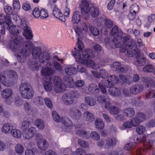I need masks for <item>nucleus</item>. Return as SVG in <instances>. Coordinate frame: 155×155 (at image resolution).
Wrapping results in <instances>:
<instances>
[{
  "mask_svg": "<svg viewBox=\"0 0 155 155\" xmlns=\"http://www.w3.org/2000/svg\"><path fill=\"white\" fill-rule=\"evenodd\" d=\"M111 35L114 36L113 42L115 47L120 48V51L123 53L126 52V54L129 57H131L135 55L138 56L140 54V51L138 49L136 44H134V41L127 42L129 39V36L126 35L123 38V41L121 44V41L122 39L123 32L120 30H119L117 26H114L110 32Z\"/></svg>",
  "mask_w": 155,
  "mask_h": 155,
  "instance_id": "f257e3e1",
  "label": "nucleus"
},
{
  "mask_svg": "<svg viewBox=\"0 0 155 155\" xmlns=\"http://www.w3.org/2000/svg\"><path fill=\"white\" fill-rule=\"evenodd\" d=\"M77 40V45L80 50H78L76 48H74L72 51V54L76 61L95 70L99 69L100 68V66H104L107 64V61H106L100 62V60L98 62L99 64H95L94 61L90 60V58L94 56L95 52L89 49H86L84 50L82 52V56L81 58V52L84 48V46L82 41L79 38Z\"/></svg>",
  "mask_w": 155,
  "mask_h": 155,
  "instance_id": "f03ea898",
  "label": "nucleus"
},
{
  "mask_svg": "<svg viewBox=\"0 0 155 155\" xmlns=\"http://www.w3.org/2000/svg\"><path fill=\"white\" fill-rule=\"evenodd\" d=\"M10 48L13 51H15L21 46L23 48L19 49L17 53V59L19 62H23L26 57L31 54V48L33 47V43L29 40L25 41L24 38L19 37L15 39L10 40L8 42Z\"/></svg>",
  "mask_w": 155,
  "mask_h": 155,
  "instance_id": "7ed1b4c3",
  "label": "nucleus"
},
{
  "mask_svg": "<svg viewBox=\"0 0 155 155\" xmlns=\"http://www.w3.org/2000/svg\"><path fill=\"white\" fill-rule=\"evenodd\" d=\"M146 137L143 136L142 138H136V141L134 139V141L130 142L126 144L124 147L125 150L129 151L134 149L137 146L138 143L143 142L145 149L143 148H138L136 151L137 155H145L147 152V149H150L153 146V141L150 140H146Z\"/></svg>",
  "mask_w": 155,
  "mask_h": 155,
  "instance_id": "20e7f679",
  "label": "nucleus"
},
{
  "mask_svg": "<svg viewBox=\"0 0 155 155\" xmlns=\"http://www.w3.org/2000/svg\"><path fill=\"white\" fill-rule=\"evenodd\" d=\"M38 60L40 63L46 64V67L43 68L41 71L42 76L48 77L55 74V70L52 63L53 56H51L49 52L43 51Z\"/></svg>",
  "mask_w": 155,
  "mask_h": 155,
  "instance_id": "39448f33",
  "label": "nucleus"
},
{
  "mask_svg": "<svg viewBox=\"0 0 155 155\" xmlns=\"http://www.w3.org/2000/svg\"><path fill=\"white\" fill-rule=\"evenodd\" d=\"M54 84L53 90L57 93L64 92L66 87L73 88L74 87V83L73 78L66 76L63 79L64 84L61 78L54 76L53 78Z\"/></svg>",
  "mask_w": 155,
  "mask_h": 155,
  "instance_id": "423d86ee",
  "label": "nucleus"
},
{
  "mask_svg": "<svg viewBox=\"0 0 155 155\" xmlns=\"http://www.w3.org/2000/svg\"><path fill=\"white\" fill-rule=\"evenodd\" d=\"M13 19L16 24L19 26L21 28H22L23 31V35L27 39L31 40L33 37L32 31L31 28L29 26L27 21L24 18L20 17L16 14L12 15Z\"/></svg>",
  "mask_w": 155,
  "mask_h": 155,
  "instance_id": "0eeeda50",
  "label": "nucleus"
},
{
  "mask_svg": "<svg viewBox=\"0 0 155 155\" xmlns=\"http://www.w3.org/2000/svg\"><path fill=\"white\" fill-rule=\"evenodd\" d=\"M89 2L87 0H83L81 1V4L80 6L81 12L83 17L86 20L88 19L90 17L89 13L93 17H97L99 14V10L97 7L93 6L89 9Z\"/></svg>",
  "mask_w": 155,
  "mask_h": 155,
  "instance_id": "6e6552de",
  "label": "nucleus"
},
{
  "mask_svg": "<svg viewBox=\"0 0 155 155\" xmlns=\"http://www.w3.org/2000/svg\"><path fill=\"white\" fill-rule=\"evenodd\" d=\"M80 13L78 12L74 13L72 17V22L74 24H78V25L74 27V30L76 33L79 36L83 33V31L86 33L88 31V27L85 23L81 21Z\"/></svg>",
  "mask_w": 155,
  "mask_h": 155,
  "instance_id": "1a4fd4ad",
  "label": "nucleus"
},
{
  "mask_svg": "<svg viewBox=\"0 0 155 155\" xmlns=\"http://www.w3.org/2000/svg\"><path fill=\"white\" fill-rule=\"evenodd\" d=\"M31 51L33 59L28 62V64L32 70H37L38 69L40 64L38 62H36L35 60L39 59L40 56L43 51H42L41 48L39 47H34L33 44V47L31 49Z\"/></svg>",
  "mask_w": 155,
  "mask_h": 155,
  "instance_id": "9d476101",
  "label": "nucleus"
},
{
  "mask_svg": "<svg viewBox=\"0 0 155 155\" xmlns=\"http://www.w3.org/2000/svg\"><path fill=\"white\" fill-rule=\"evenodd\" d=\"M16 72L12 70H7L2 73L0 74V82L4 85L9 87L11 85L12 82L9 79L15 80L17 78Z\"/></svg>",
  "mask_w": 155,
  "mask_h": 155,
  "instance_id": "9b49d317",
  "label": "nucleus"
},
{
  "mask_svg": "<svg viewBox=\"0 0 155 155\" xmlns=\"http://www.w3.org/2000/svg\"><path fill=\"white\" fill-rule=\"evenodd\" d=\"M119 82L118 77L115 75H112L108 78V79H103L101 83H99L98 85L103 94L107 93L106 87L114 86V84Z\"/></svg>",
  "mask_w": 155,
  "mask_h": 155,
  "instance_id": "f8f14e48",
  "label": "nucleus"
},
{
  "mask_svg": "<svg viewBox=\"0 0 155 155\" xmlns=\"http://www.w3.org/2000/svg\"><path fill=\"white\" fill-rule=\"evenodd\" d=\"M143 84L147 87H155V82L152 80L150 78L143 77L141 78ZM146 95L148 98H152L155 97V87L153 89H148L146 92Z\"/></svg>",
  "mask_w": 155,
  "mask_h": 155,
  "instance_id": "ddd939ff",
  "label": "nucleus"
},
{
  "mask_svg": "<svg viewBox=\"0 0 155 155\" xmlns=\"http://www.w3.org/2000/svg\"><path fill=\"white\" fill-rule=\"evenodd\" d=\"M19 91L22 97L25 99L31 98L34 94L30 84L27 82L21 84L19 87Z\"/></svg>",
  "mask_w": 155,
  "mask_h": 155,
  "instance_id": "4468645a",
  "label": "nucleus"
},
{
  "mask_svg": "<svg viewBox=\"0 0 155 155\" xmlns=\"http://www.w3.org/2000/svg\"><path fill=\"white\" fill-rule=\"evenodd\" d=\"M12 23V21L11 20V17L8 15H6V16L3 14H0V24L1 25H3V28L1 31L4 30L5 28L7 29Z\"/></svg>",
  "mask_w": 155,
  "mask_h": 155,
  "instance_id": "2eb2a0df",
  "label": "nucleus"
},
{
  "mask_svg": "<svg viewBox=\"0 0 155 155\" xmlns=\"http://www.w3.org/2000/svg\"><path fill=\"white\" fill-rule=\"evenodd\" d=\"M36 139L38 140L37 145L38 148L41 150H45L47 149L48 146V144L47 141L42 138V136L39 134H36Z\"/></svg>",
  "mask_w": 155,
  "mask_h": 155,
  "instance_id": "dca6fc26",
  "label": "nucleus"
},
{
  "mask_svg": "<svg viewBox=\"0 0 155 155\" xmlns=\"http://www.w3.org/2000/svg\"><path fill=\"white\" fill-rule=\"evenodd\" d=\"M78 97L77 93H74L72 95L69 93L64 94L62 96V100L65 104L69 105L73 103V98H77Z\"/></svg>",
  "mask_w": 155,
  "mask_h": 155,
  "instance_id": "f3484780",
  "label": "nucleus"
},
{
  "mask_svg": "<svg viewBox=\"0 0 155 155\" xmlns=\"http://www.w3.org/2000/svg\"><path fill=\"white\" fill-rule=\"evenodd\" d=\"M136 117H137L132 118L131 120L132 125L134 127L137 126L146 119V116L142 113H137L136 114Z\"/></svg>",
  "mask_w": 155,
  "mask_h": 155,
  "instance_id": "a211bd4d",
  "label": "nucleus"
},
{
  "mask_svg": "<svg viewBox=\"0 0 155 155\" xmlns=\"http://www.w3.org/2000/svg\"><path fill=\"white\" fill-rule=\"evenodd\" d=\"M97 101L102 104L105 103V107L107 109L109 110L110 108V99L107 95H100L96 97Z\"/></svg>",
  "mask_w": 155,
  "mask_h": 155,
  "instance_id": "6ab92c4d",
  "label": "nucleus"
},
{
  "mask_svg": "<svg viewBox=\"0 0 155 155\" xmlns=\"http://www.w3.org/2000/svg\"><path fill=\"white\" fill-rule=\"evenodd\" d=\"M37 130L36 128L31 127L29 129L23 131L22 136L23 138L26 139H30L36 133Z\"/></svg>",
  "mask_w": 155,
  "mask_h": 155,
  "instance_id": "aec40b11",
  "label": "nucleus"
},
{
  "mask_svg": "<svg viewBox=\"0 0 155 155\" xmlns=\"http://www.w3.org/2000/svg\"><path fill=\"white\" fill-rule=\"evenodd\" d=\"M57 61H60L61 63H63V61L61 59L58 58V57L56 55L53 56V61H52V64H53V66L54 67V70H55L58 72H60L61 71L62 67V66L59 64Z\"/></svg>",
  "mask_w": 155,
  "mask_h": 155,
  "instance_id": "412c9836",
  "label": "nucleus"
},
{
  "mask_svg": "<svg viewBox=\"0 0 155 155\" xmlns=\"http://www.w3.org/2000/svg\"><path fill=\"white\" fill-rule=\"evenodd\" d=\"M70 114L71 117L74 119L79 120L82 117L81 112L75 108H71L70 110Z\"/></svg>",
  "mask_w": 155,
  "mask_h": 155,
  "instance_id": "4be33fe9",
  "label": "nucleus"
},
{
  "mask_svg": "<svg viewBox=\"0 0 155 155\" xmlns=\"http://www.w3.org/2000/svg\"><path fill=\"white\" fill-rule=\"evenodd\" d=\"M53 15L57 18L64 21L65 19L61 10L57 7H55L53 11Z\"/></svg>",
  "mask_w": 155,
  "mask_h": 155,
  "instance_id": "5701e85b",
  "label": "nucleus"
},
{
  "mask_svg": "<svg viewBox=\"0 0 155 155\" xmlns=\"http://www.w3.org/2000/svg\"><path fill=\"white\" fill-rule=\"evenodd\" d=\"M61 122L65 126L67 127L66 129L68 131V130L70 129L74 130L75 129L76 127L72 126L71 127L70 126L72 125V123L71 120H70L67 117H61Z\"/></svg>",
  "mask_w": 155,
  "mask_h": 155,
  "instance_id": "b1692460",
  "label": "nucleus"
},
{
  "mask_svg": "<svg viewBox=\"0 0 155 155\" xmlns=\"http://www.w3.org/2000/svg\"><path fill=\"white\" fill-rule=\"evenodd\" d=\"M88 90L91 93L95 95L98 94L100 92L97 85L95 84H90L88 86Z\"/></svg>",
  "mask_w": 155,
  "mask_h": 155,
  "instance_id": "393cba45",
  "label": "nucleus"
},
{
  "mask_svg": "<svg viewBox=\"0 0 155 155\" xmlns=\"http://www.w3.org/2000/svg\"><path fill=\"white\" fill-rule=\"evenodd\" d=\"M21 28L18 25L17 26L13 25L9 28L10 33L12 35H18L21 31Z\"/></svg>",
  "mask_w": 155,
  "mask_h": 155,
  "instance_id": "a878e982",
  "label": "nucleus"
},
{
  "mask_svg": "<svg viewBox=\"0 0 155 155\" xmlns=\"http://www.w3.org/2000/svg\"><path fill=\"white\" fill-rule=\"evenodd\" d=\"M143 86L141 85H135L132 86L130 89V92L134 94H138L143 89Z\"/></svg>",
  "mask_w": 155,
  "mask_h": 155,
  "instance_id": "bb28decb",
  "label": "nucleus"
},
{
  "mask_svg": "<svg viewBox=\"0 0 155 155\" xmlns=\"http://www.w3.org/2000/svg\"><path fill=\"white\" fill-rule=\"evenodd\" d=\"M65 71L66 74L72 75L76 74L77 71L76 69L71 65H68L65 68Z\"/></svg>",
  "mask_w": 155,
  "mask_h": 155,
  "instance_id": "cd10ccee",
  "label": "nucleus"
},
{
  "mask_svg": "<svg viewBox=\"0 0 155 155\" xmlns=\"http://www.w3.org/2000/svg\"><path fill=\"white\" fill-rule=\"evenodd\" d=\"M107 87L109 88L108 90V92L110 95L117 97L120 95V91L118 88L114 87L113 86Z\"/></svg>",
  "mask_w": 155,
  "mask_h": 155,
  "instance_id": "c85d7f7f",
  "label": "nucleus"
},
{
  "mask_svg": "<svg viewBox=\"0 0 155 155\" xmlns=\"http://www.w3.org/2000/svg\"><path fill=\"white\" fill-rule=\"evenodd\" d=\"M12 128V126L10 124H3L2 128V131L5 134H8L11 133Z\"/></svg>",
  "mask_w": 155,
  "mask_h": 155,
  "instance_id": "c756f323",
  "label": "nucleus"
},
{
  "mask_svg": "<svg viewBox=\"0 0 155 155\" xmlns=\"http://www.w3.org/2000/svg\"><path fill=\"white\" fill-rule=\"evenodd\" d=\"M13 94L12 90L10 89H6L3 90L1 92L2 97L4 99H7L10 97Z\"/></svg>",
  "mask_w": 155,
  "mask_h": 155,
  "instance_id": "7c9ffc66",
  "label": "nucleus"
},
{
  "mask_svg": "<svg viewBox=\"0 0 155 155\" xmlns=\"http://www.w3.org/2000/svg\"><path fill=\"white\" fill-rule=\"evenodd\" d=\"M84 101L87 105L94 106L96 103V100L95 98L91 96H87L84 99Z\"/></svg>",
  "mask_w": 155,
  "mask_h": 155,
  "instance_id": "2f4dec72",
  "label": "nucleus"
},
{
  "mask_svg": "<svg viewBox=\"0 0 155 155\" xmlns=\"http://www.w3.org/2000/svg\"><path fill=\"white\" fill-rule=\"evenodd\" d=\"M44 87L45 90L47 92L51 91L53 88V85L50 79L45 80L44 84Z\"/></svg>",
  "mask_w": 155,
  "mask_h": 155,
  "instance_id": "473e14b6",
  "label": "nucleus"
},
{
  "mask_svg": "<svg viewBox=\"0 0 155 155\" xmlns=\"http://www.w3.org/2000/svg\"><path fill=\"white\" fill-rule=\"evenodd\" d=\"M84 117L86 120L89 122H91L94 119L92 114L87 111H85L84 113Z\"/></svg>",
  "mask_w": 155,
  "mask_h": 155,
  "instance_id": "72a5a7b5",
  "label": "nucleus"
},
{
  "mask_svg": "<svg viewBox=\"0 0 155 155\" xmlns=\"http://www.w3.org/2000/svg\"><path fill=\"white\" fill-rule=\"evenodd\" d=\"M95 125L96 128L101 130L103 129L104 126V124L102 119L101 118H98L96 120Z\"/></svg>",
  "mask_w": 155,
  "mask_h": 155,
  "instance_id": "f704fd0d",
  "label": "nucleus"
},
{
  "mask_svg": "<svg viewBox=\"0 0 155 155\" xmlns=\"http://www.w3.org/2000/svg\"><path fill=\"white\" fill-rule=\"evenodd\" d=\"M76 131V134L85 138L87 139L89 137L88 133L80 129L77 130H73V129H72V131H70L71 132H73L72 131Z\"/></svg>",
  "mask_w": 155,
  "mask_h": 155,
  "instance_id": "c9c22d12",
  "label": "nucleus"
},
{
  "mask_svg": "<svg viewBox=\"0 0 155 155\" xmlns=\"http://www.w3.org/2000/svg\"><path fill=\"white\" fill-rule=\"evenodd\" d=\"M36 127L40 130L43 129L45 126V124L43 120L41 119H38L35 122Z\"/></svg>",
  "mask_w": 155,
  "mask_h": 155,
  "instance_id": "e433bc0d",
  "label": "nucleus"
},
{
  "mask_svg": "<svg viewBox=\"0 0 155 155\" xmlns=\"http://www.w3.org/2000/svg\"><path fill=\"white\" fill-rule=\"evenodd\" d=\"M11 133L12 136L16 138H19L21 137V131L19 130L16 129H12L11 130Z\"/></svg>",
  "mask_w": 155,
  "mask_h": 155,
  "instance_id": "4c0bfd02",
  "label": "nucleus"
},
{
  "mask_svg": "<svg viewBox=\"0 0 155 155\" xmlns=\"http://www.w3.org/2000/svg\"><path fill=\"white\" fill-rule=\"evenodd\" d=\"M40 18L41 19L47 18L48 16V13L47 10L44 8H41Z\"/></svg>",
  "mask_w": 155,
  "mask_h": 155,
  "instance_id": "58836bf2",
  "label": "nucleus"
},
{
  "mask_svg": "<svg viewBox=\"0 0 155 155\" xmlns=\"http://www.w3.org/2000/svg\"><path fill=\"white\" fill-rule=\"evenodd\" d=\"M16 152L18 153L21 154L24 151V149L23 146L21 143L17 144L15 147Z\"/></svg>",
  "mask_w": 155,
  "mask_h": 155,
  "instance_id": "ea45409f",
  "label": "nucleus"
},
{
  "mask_svg": "<svg viewBox=\"0 0 155 155\" xmlns=\"http://www.w3.org/2000/svg\"><path fill=\"white\" fill-rule=\"evenodd\" d=\"M146 59L144 58H142L137 59L134 62V64L136 66H142L145 64Z\"/></svg>",
  "mask_w": 155,
  "mask_h": 155,
  "instance_id": "a19ab883",
  "label": "nucleus"
},
{
  "mask_svg": "<svg viewBox=\"0 0 155 155\" xmlns=\"http://www.w3.org/2000/svg\"><path fill=\"white\" fill-rule=\"evenodd\" d=\"M154 70L153 66L151 64H149L145 66L143 68V71L144 72H152Z\"/></svg>",
  "mask_w": 155,
  "mask_h": 155,
  "instance_id": "79ce46f5",
  "label": "nucleus"
},
{
  "mask_svg": "<svg viewBox=\"0 0 155 155\" xmlns=\"http://www.w3.org/2000/svg\"><path fill=\"white\" fill-rule=\"evenodd\" d=\"M23 102V100L19 96H17L15 97V103L17 106H21Z\"/></svg>",
  "mask_w": 155,
  "mask_h": 155,
  "instance_id": "37998d69",
  "label": "nucleus"
},
{
  "mask_svg": "<svg viewBox=\"0 0 155 155\" xmlns=\"http://www.w3.org/2000/svg\"><path fill=\"white\" fill-rule=\"evenodd\" d=\"M116 140L115 138H108L106 141V144L108 147H113L116 144Z\"/></svg>",
  "mask_w": 155,
  "mask_h": 155,
  "instance_id": "c03bdc74",
  "label": "nucleus"
},
{
  "mask_svg": "<svg viewBox=\"0 0 155 155\" xmlns=\"http://www.w3.org/2000/svg\"><path fill=\"white\" fill-rule=\"evenodd\" d=\"M34 103L38 106H40L44 104L43 99L40 97H38L34 98Z\"/></svg>",
  "mask_w": 155,
  "mask_h": 155,
  "instance_id": "a18cd8bd",
  "label": "nucleus"
},
{
  "mask_svg": "<svg viewBox=\"0 0 155 155\" xmlns=\"http://www.w3.org/2000/svg\"><path fill=\"white\" fill-rule=\"evenodd\" d=\"M124 113L128 117H132L135 114V112L134 110L132 108H128L124 110Z\"/></svg>",
  "mask_w": 155,
  "mask_h": 155,
  "instance_id": "49530a36",
  "label": "nucleus"
},
{
  "mask_svg": "<svg viewBox=\"0 0 155 155\" xmlns=\"http://www.w3.org/2000/svg\"><path fill=\"white\" fill-rule=\"evenodd\" d=\"M30 124V123L28 121L25 120H23L22 122L21 125V128L22 130L28 129V128Z\"/></svg>",
  "mask_w": 155,
  "mask_h": 155,
  "instance_id": "de8ad7c7",
  "label": "nucleus"
},
{
  "mask_svg": "<svg viewBox=\"0 0 155 155\" xmlns=\"http://www.w3.org/2000/svg\"><path fill=\"white\" fill-rule=\"evenodd\" d=\"M119 77L123 83H126L128 84H129L130 83V81L131 79V78L129 77V78H127L123 74H120Z\"/></svg>",
  "mask_w": 155,
  "mask_h": 155,
  "instance_id": "09e8293b",
  "label": "nucleus"
},
{
  "mask_svg": "<svg viewBox=\"0 0 155 155\" xmlns=\"http://www.w3.org/2000/svg\"><path fill=\"white\" fill-rule=\"evenodd\" d=\"M90 136L92 139L96 140H98L100 137L99 133L95 131H92L91 133Z\"/></svg>",
  "mask_w": 155,
  "mask_h": 155,
  "instance_id": "8fccbe9b",
  "label": "nucleus"
},
{
  "mask_svg": "<svg viewBox=\"0 0 155 155\" xmlns=\"http://www.w3.org/2000/svg\"><path fill=\"white\" fill-rule=\"evenodd\" d=\"M89 28L92 34L94 36H97L99 34V31L97 29L91 25L89 26Z\"/></svg>",
  "mask_w": 155,
  "mask_h": 155,
  "instance_id": "3c124183",
  "label": "nucleus"
},
{
  "mask_svg": "<svg viewBox=\"0 0 155 155\" xmlns=\"http://www.w3.org/2000/svg\"><path fill=\"white\" fill-rule=\"evenodd\" d=\"M139 10V7L137 4H134L131 5L130 8V11L131 12L135 13L136 14L137 12Z\"/></svg>",
  "mask_w": 155,
  "mask_h": 155,
  "instance_id": "603ef678",
  "label": "nucleus"
},
{
  "mask_svg": "<svg viewBox=\"0 0 155 155\" xmlns=\"http://www.w3.org/2000/svg\"><path fill=\"white\" fill-rule=\"evenodd\" d=\"M110 113L111 114L113 115L117 114L119 112L118 108L114 106H111L109 110Z\"/></svg>",
  "mask_w": 155,
  "mask_h": 155,
  "instance_id": "864d4df0",
  "label": "nucleus"
},
{
  "mask_svg": "<svg viewBox=\"0 0 155 155\" xmlns=\"http://www.w3.org/2000/svg\"><path fill=\"white\" fill-rule=\"evenodd\" d=\"M41 9H39L38 8H35L33 10L32 12L33 15L36 18H40V16Z\"/></svg>",
  "mask_w": 155,
  "mask_h": 155,
  "instance_id": "5fc2aeb1",
  "label": "nucleus"
},
{
  "mask_svg": "<svg viewBox=\"0 0 155 155\" xmlns=\"http://www.w3.org/2000/svg\"><path fill=\"white\" fill-rule=\"evenodd\" d=\"M13 5L14 8L17 11H19L20 8L21 6L18 0H13Z\"/></svg>",
  "mask_w": 155,
  "mask_h": 155,
  "instance_id": "6e6d98bb",
  "label": "nucleus"
},
{
  "mask_svg": "<svg viewBox=\"0 0 155 155\" xmlns=\"http://www.w3.org/2000/svg\"><path fill=\"white\" fill-rule=\"evenodd\" d=\"M52 115L54 120L57 122H59L61 120L58 113L55 111H53L52 113Z\"/></svg>",
  "mask_w": 155,
  "mask_h": 155,
  "instance_id": "4d7b16f0",
  "label": "nucleus"
},
{
  "mask_svg": "<svg viewBox=\"0 0 155 155\" xmlns=\"http://www.w3.org/2000/svg\"><path fill=\"white\" fill-rule=\"evenodd\" d=\"M104 25L105 27L107 28H110L112 27L113 25L112 21L111 20L105 18L104 19Z\"/></svg>",
  "mask_w": 155,
  "mask_h": 155,
  "instance_id": "13d9d810",
  "label": "nucleus"
},
{
  "mask_svg": "<svg viewBox=\"0 0 155 155\" xmlns=\"http://www.w3.org/2000/svg\"><path fill=\"white\" fill-rule=\"evenodd\" d=\"M136 131L139 134H142L145 131V128L143 126L140 125L136 128Z\"/></svg>",
  "mask_w": 155,
  "mask_h": 155,
  "instance_id": "bf43d9fd",
  "label": "nucleus"
},
{
  "mask_svg": "<svg viewBox=\"0 0 155 155\" xmlns=\"http://www.w3.org/2000/svg\"><path fill=\"white\" fill-rule=\"evenodd\" d=\"M85 153V151L81 148L77 149L75 152L73 153L71 155H82Z\"/></svg>",
  "mask_w": 155,
  "mask_h": 155,
  "instance_id": "052dcab7",
  "label": "nucleus"
},
{
  "mask_svg": "<svg viewBox=\"0 0 155 155\" xmlns=\"http://www.w3.org/2000/svg\"><path fill=\"white\" fill-rule=\"evenodd\" d=\"M100 77L102 78H106L108 77V74L107 71L105 69H101L100 70Z\"/></svg>",
  "mask_w": 155,
  "mask_h": 155,
  "instance_id": "680f3d73",
  "label": "nucleus"
},
{
  "mask_svg": "<svg viewBox=\"0 0 155 155\" xmlns=\"http://www.w3.org/2000/svg\"><path fill=\"white\" fill-rule=\"evenodd\" d=\"M78 141L79 144L83 148H86L88 146V143L84 140L79 139Z\"/></svg>",
  "mask_w": 155,
  "mask_h": 155,
  "instance_id": "e2e57ef3",
  "label": "nucleus"
},
{
  "mask_svg": "<svg viewBox=\"0 0 155 155\" xmlns=\"http://www.w3.org/2000/svg\"><path fill=\"white\" fill-rule=\"evenodd\" d=\"M45 102L46 105L49 108H51L52 107V104L51 101L48 98H45Z\"/></svg>",
  "mask_w": 155,
  "mask_h": 155,
  "instance_id": "0e129e2a",
  "label": "nucleus"
},
{
  "mask_svg": "<svg viewBox=\"0 0 155 155\" xmlns=\"http://www.w3.org/2000/svg\"><path fill=\"white\" fill-rule=\"evenodd\" d=\"M24 107L25 110L27 111L31 112L33 110V108L28 102H26L25 104Z\"/></svg>",
  "mask_w": 155,
  "mask_h": 155,
  "instance_id": "69168bd1",
  "label": "nucleus"
},
{
  "mask_svg": "<svg viewBox=\"0 0 155 155\" xmlns=\"http://www.w3.org/2000/svg\"><path fill=\"white\" fill-rule=\"evenodd\" d=\"M4 10L5 12L9 15L12 13V9L11 7L6 6L4 7Z\"/></svg>",
  "mask_w": 155,
  "mask_h": 155,
  "instance_id": "338daca9",
  "label": "nucleus"
},
{
  "mask_svg": "<svg viewBox=\"0 0 155 155\" xmlns=\"http://www.w3.org/2000/svg\"><path fill=\"white\" fill-rule=\"evenodd\" d=\"M123 126L126 128H130L132 127L133 125L131 121H127L125 122L123 124Z\"/></svg>",
  "mask_w": 155,
  "mask_h": 155,
  "instance_id": "774afa93",
  "label": "nucleus"
}]
</instances>
